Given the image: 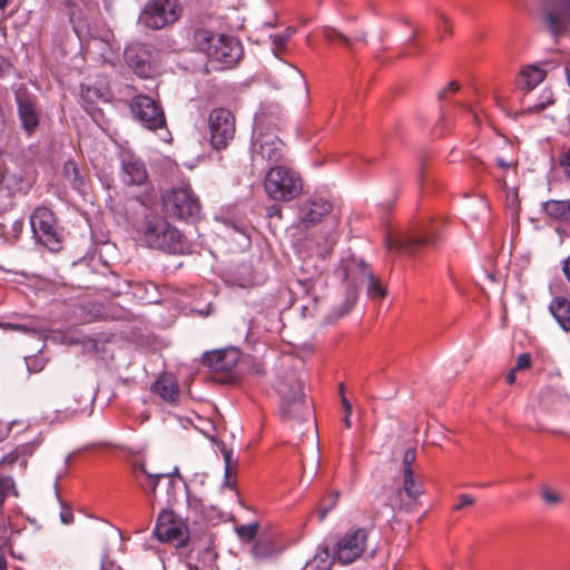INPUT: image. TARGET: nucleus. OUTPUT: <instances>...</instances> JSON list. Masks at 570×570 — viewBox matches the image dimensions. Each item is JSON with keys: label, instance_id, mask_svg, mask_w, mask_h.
I'll return each mask as SVG.
<instances>
[{"label": "nucleus", "instance_id": "nucleus-1", "mask_svg": "<svg viewBox=\"0 0 570 570\" xmlns=\"http://www.w3.org/2000/svg\"><path fill=\"white\" fill-rule=\"evenodd\" d=\"M344 279L347 282L345 287L343 303L330 315L331 321H336L353 308L357 299L356 285L367 282V294L372 298H383L386 291L383 285L374 277L373 273L363 262L350 261L345 262L341 268Z\"/></svg>", "mask_w": 570, "mask_h": 570}, {"label": "nucleus", "instance_id": "nucleus-2", "mask_svg": "<svg viewBox=\"0 0 570 570\" xmlns=\"http://www.w3.org/2000/svg\"><path fill=\"white\" fill-rule=\"evenodd\" d=\"M136 230L139 240L147 247L169 254L183 253V235L163 217L147 215L137 225Z\"/></svg>", "mask_w": 570, "mask_h": 570}, {"label": "nucleus", "instance_id": "nucleus-3", "mask_svg": "<svg viewBox=\"0 0 570 570\" xmlns=\"http://www.w3.org/2000/svg\"><path fill=\"white\" fill-rule=\"evenodd\" d=\"M263 186L269 199L276 203H289L299 197L304 181L295 169L276 165L266 171Z\"/></svg>", "mask_w": 570, "mask_h": 570}, {"label": "nucleus", "instance_id": "nucleus-4", "mask_svg": "<svg viewBox=\"0 0 570 570\" xmlns=\"http://www.w3.org/2000/svg\"><path fill=\"white\" fill-rule=\"evenodd\" d=\"M163 210L167 217L195 220L200 214V203L189 185L175 187L163 195Z\"/></svg>", "mask_w": 570, "mask_h": 570}, {"label": "nucleus", "instance_id": "nucleus-5", "mask_svg": "<svg viewBox=\"0 0 570 570\" xmlns=\"http://www.w3.org/2000/svg\"><path fill=\"white\" fill-rule=\"evenodd\" d=\"M183 14L178 0H148L140 13V22L148 29L160 30L176 23Z\"/></svg>", "mask_w": 570, "mask_h": 570}, {"label": "nucleus", "instance_id": "nucleus-6", "mask_svg": "<svg viewBox=\"0 0 570 570\" xmlns=\"http://www.w3.org/2000/svg\"><path fill=\"white\" fill-rule=\"evenodd\" d=\"M208 129L212 147L217 150L225 149L235 137V116L229 109L215 108L208 116Z\"/></svg>", "mask_w": 570, "mask_h": 570}, {"label": "nucleus", "instance_id": "nucleus-7", "mask_svg": "<svg viewBox=\"0 0 570 570\" xmlns=\"http://www.w3.org/2000/svg\"><path fill=\"white\" fill-rule=\"evenodd\" d=\"M154 533L159 541L171 543L177 548L184 547L189 540L186 522L168 510L159 513Z\"/></svg>", "mask_w": 570, "mask_h": 570}, {"label": "nucleus", "instance_id": "nucleus-8", "mask_svg": "<svg viewBox=\"0 0 570 570\" xmlns=\"http://www.w3.org/2000/svg\"><path fill=\"white\" fill-rule=\"evenodd\" d=\"M30 225L35 236L49 249L56 250L61 242L57 219L53 212L46 207H37L31 217Z\"/></svg>", "mask_w": 570, "mask_h": 570}, {"label": "nucleus", "instance_id": "nucleus-9", "mask_svg": "<svg viewBox=\"0 0 570 570\" xmlns=\"http://www.w3.org/2000/svg\"><path fill=\"white\" fill-rule=\"evenodd\" d=\"M367 530L350 529L335 544L333 559L342 564H350L358 559L366 547Z\"/></svg>", "mask_w": 570, "mask_h": 570}, {"label": "nucleus", "instance_id": "nucleus-10", "mask_svg": "<svg viewBox=\"0 0 570 570\" xmlns=\"http://www.w3.org/2000/svg\"><path fill=\"white\" fill-rule=\"evenodd\" d=\"M284 154L285 145L274 131L256 129L252 142L253 161L261 158L268 163H279Z\"/></svg>", "mask_w": 570, "mask_h": 570}, {"label": "nucleus", "instance_id": "nucleus-11", "mask_svg": "<svg viewBox=\"0 0 570 570\" xmlns=\"http://www.w3.org/2000/svg\"><path fill=\"white\" fill-rule=\"evenodd\" d=\"M134 116L150 130H157L166 125L161 106L146 95H138L130 102Z\"/></svg>", "mask_w": 570, "mask_h": 570}, {"label": "nucleus", "instance_id": "nucleus-12", "mask_svg": "<svg viewBox=\"0 0 570 570\" xmlns=\"http://www.w3.org/2000/svg\"><path fill=\"white\" fill-rule=\"evenodd\" d=\"M434 235L428 233L419 235L396 234L389 235L386 237L385 245L390 252L413 255L421 247L432 245L434 243Z\"/></svg>", "mask_w": 570, "mask_h": 570}, {"label": "nucleus", "instance_id": "nucleus-13", "mask_svg": "<svg viewBox=\"0 0 570 570\" xmlns=\"http://www.w3.org/2000/svg\"><path fill=\"white\" fill-rule=\"evenodd\" d=\"M240 356L238 348L228 347L205 353L203 363L213 372L229 374L240 362Z\"/></svg>", "mask_w": 570, "mask_h": 570}, {"label": "nucleus", "instance_id": "nucleus-14", "mask_svg": "<svg viewBox=\"0 0 570 570\" xmlns=\"http://www.w3.org/2000/svg\"><path fill=\"white\" fill-rule=\"evenodd\" d=\"M242 56V47L239 42L229 36L220 35L216 39L214 48L209 51L208 57L226 67L235 65Z\"/></svg>", "mask_w": 570, "mask_h": 570}, {"label": "nucleus", "instance_id": "nucleus-15", "mask_svg": "<svg viewBox=\"0 0 570 570\" xmlns=\"http://www.w3.org/2000/svg\"><path fill=\"white\" fill-rule=\"evenodd\" d=\"M122 180L127 185L140 186L148 179L146 166L141 159L129 150L120 153Z\"/></svg>", "mask_w": 570, "mask_h": 570}, {"label": "nucleus", "instance_id": "nucleus-16", "mask_svg": "<svg viewBox=\"0 0 570 570\" xmlns=\"http://www.w3.org/2000/svg\"><path fill=\"white\" fill-rule=\"evenodd\" d=\"M544 19L547 27L554 36L568 31L570 28V0H559L557 6L547 9Z\"/></svg>", "mask_w": 570, "mask_h": 570}, {"label": "nucleus", "instance_id": "nucleus-17", "mask_svg": "<svg viewBox=\"0 0 570 570\" xmlns=\"http://www.w3.org/2000/svg\"><path fill=\"white\" fill-rule=\"evenodd\" d=\"M18 114L22 128L31 135L39 125V112L35 100L26 92L18 91L16 95Z\"/></svg>", "mask_w": 570, "mask_h": 570}, {"label": "nucleus", "instance_id": "nucleus-18", "mask_svg": "<svg viewBox=\"0 0 570 570\" xmlns=\"http://www.w3.org/2000/svg\"><path fill=\"white\" fill-rule=\"evenodd\" d=\"M332 210V204L323 198L304 202L298 209L299 220L309 226L320 223Z\"/></svg>", "mask_w": 570, "mask_h": 570}, {"label": "nucleus", "instance_id": "nucleus-19", "mask_svg": "<svg viewBox=\"0 0 570 570\" xmlns=\"http://www.w3.org/2000/svg\"><path fill=\"white\" fill-rule=\"evenodd\" d=\"M281 415L285 421H304L311 416L305 393L281 402Z\"/></svg>", "mask_w": 570, "mask_h": 570}, {"label": "nucleus", "instance_id": "nucleus-20", "mask_svg": "<svg viewBox=\"0 0 570 570\" xmlns=\"http://www.w3.org/2000/svg\"><path fill=\"white\" fill-rule=\"evenodd\" d=\"M275 390L281 397V402L304 393V382L294 372L287 373L276 382Z\"/></svg>", "mask_w": 570, "mask_h": 570}, {"label": "nucleus", "instance_id": "nucleus-21", "mask_svg": "<svg viewBox=\"0 0 570 570\" xmlns=\"http://www.w3.org/2000/svg\"><path fill=\"white\" fill-rule=\"evenodd\" d=\"M153 392L170 404L178 403L179 387L176 380L170 375L159 376L153 385Z\"/></svg>", "mask_w": 570, "mask_h": 570}, {"label": "nucleus", "instance_id": "nucleus-22", "mask_svg": "<svg viewBox=\"0 0 570 570\" xmlns=\"http://www.w3.org/2000/svg\"><path fill=\"white\" fill-rule=\"evenodd\" d=\"M546 70L537 65L523 67L517 78V86L523 90H532L546 78Z\"/></svg>", "mask_w": 570, "mask_h": 570}, {"label": "nucleus", "instance_id": "nucleus-23", "mask_svg": "<svg viewBox=\"0 0 570 570\" xmlns=\"http://www.w3.org/2000/svg\"><path fill=\"white\" fill-rule=\"evenodd\" d=\"M549 309L560 327L570 332V302L561 296L556 297L550 303Z\"/></svg>", "mask_w": 570, "mask_h": 570}, {"label": "nucleus", "instance_id": "nucleus-24", "mask_svg": "<svg viewBox=\"0 0 570 570\" xmlns=\"http://www.w3.org/2000/svg\"><path fill=\"white\" fill-rule=\"evenodd\" d=\"M544 213L560 222H570V200H548L543 204Z\"/></svg>", "mask_w": 570, "mask_h": 570}, {"label": "nucleus", "instance_id": "nucleus-25", "mask_svg": "<svg viewBox=\"0 0 570 570\" xmlns=\"http://www.w3.org/2000/svg\"><path fill=\"white\" fill-rule=\"evenodd\" d=\"M20 493L12 476L0 473V513L6 501L10 498H19Z\"/></svg>", "mask_w": 570, "mask_h": 570}, {"label": "nucleus", "instance_id": "nucleus-26", "mask_svg": "<svg viewBox=\"0 0 570 570\" xmlns=\"http://www.w3.org/2000/svg\"><path fill=\"white\" fill-rule=\"evenodd\" d=\"M217 38L218 36L213 31L204 28L196 29L193 37L195 46L207 56L214 48Z\"/></svg>", "mask_w": 570, "mask_h": 570}, {"label": "nucleus", "instance_id": "nucleus-27", "mask_svg": "<svg viewBox=\"0 0 570 570\" xmlns=\"http://www.w3.org/2000/svg\"><path fill=\"white\" fill-rule=\"evenodd\" d=\"M134 474L140 487L145 490H149L153 495H155L158 479L161 476V474L148 473L142 464L136 465L134 468Z\"/></svg>", "mask_w": 570, "mask_h": 570}, {"label": "nucleus", "instance_id": "nucleus-28", "mask_svg": "<svg viewBox=\"0 0 570 570\" xmlns=\"http://www.w3.org/2000/svg\"><path fill=\"white\" fill-rule=\"evenodd\" d=\"M62 177L75 189H81L83 186V177L73 160L65 163L62 168Z\"/></svg>", "mask_w": 570, "mask_h": 570}, {"label": "nucleus", "instance_id": "nucleus-29", "mask_svg": "<svg viewBox=\"0 0 570 570\" xmlns=\"http://www.w3.org/2000/svg\"><path fill=\"white\" fill-rule=\"evenodd\" d=\"M403 491L411 500H416L423 494L422 484L415 480L414 471H404L403 473Z\"/></svg>", "mask_w": 570, "mask_h": 570}, {"label": "nucleus", "instance_id": "nucleus-30", "mask_svg": "<svg viewBox=\"0 0 570 570\" xmlns=\"http://www.w3.org/2000/svg\"><path fill=\"white\" fill-rule=\"evenodd\" d=\"M322 35L330 43H340L345 46L350 51H353V41L348 36L342 33L337 29L332 27H324Z\"/></svg>", "mask_w": 570, "mask_h": 570}, {"label": "nucleus", "instance_id": "nucleus-31", "mask_svg": "<svg viewBox=\"0 0 570 570\" xmlns=\"http://www.w3.org/2000/svg\"><path fill=\"white\" fill-rule=\"evenodd\" d=\"M42 438L38 436L31 442L23 443L21 445L17 446L18 452L21 455V465L26 466L27 464V458L32 455L33 452L38 449V446L41 444Z\"/></svg>", "mask_w": 570, "mask_h": 570}, {"label": "nucleus", "instance_id": "nucleus-32", "mask_svg": "<svg viewBox=\"0 0 570 570\" xmlns=\"http://www.w3.org/2000/svg\"><path fill=\"white\" fill-rule=\"evenodd\" d=\"M541 498L542 501L550 507H556L562 502V495L549 487L542 488Z\"/></svg>", "mask_w": 570, "mask_h": 570}, {"label": "nucleus", "instance_id": "nucleus-33", "mask_svg": "<svg viewBox=\"0 0 570 570\" xmlns=\"http://www.w3.org/2000/svg\"><path fill=\"white\" fill-rule=\"evenodd\" d=\"M242 362L248 366L249 374L257 376V377L265 375L266 367H265L264 362H262L261 360L249 357V358L242 360Z\"/></svg>", "mask_w": 570, "mask_h": 570}, {"label": "nucleus", "instance_id": "nucleus-34", "mask_svg": "<svg viewBox=\"0 0 570 570\" xmlns=\"http://www.w3.org/2000/svg\"><path fill=\"white\" fill-rule=\"evenodd\" d=\"M17 462L21 463V455L16 448L13 451H11L10 453L2 458V460L0 461V466H12Z\"/></svg>", "mask_w": 570, "mask_h": 570}, {"label": "nucleus", "instance_id": "nucleus-35", "mask_svg": "<svg viewBox=\"0 0 570 570\" xmlns=\"http://www.w3.org/2000/svg\"><path fill=\"white\" fill-rule=\"evenodd\" d=\"M416 459V450L414 448H409L404 452L403 455V472L404 471H413L412 464L414 463Z\"/></svg>", "mask_w": 570, "mask_h": 570}, {"label": "nucleus", "instance_id": "nucleus-36", "mask_svg": "<svg viewBox=\"0 0 570 570\" xmlns=\"http://www.w3.org/2000/svg\"><path fill=\"white\" fill-rule=\"evenodd\" d=\"M295 28L289 27L284 33L273 36L274 45L278 48L284 47L288 39L295 33Z\"/></svg>", "mask_w": 570, "mask_h": 570}, {"label": "nucleus", "instance_id": "nucleus-37", "mask_svg": "<svg viewBox=\"0 0 570 570\" xmlns=\"http://www.w3.org/2000/svg\"><path fill=\"white\" fill-rule=\"evenodd\" d=\"M559 164L563 168L566 176L570 179V149H564L561 151Z\"/></svg>", "mask_w": 570, "mask_h": 570}, {"label": "nucleus", "instance_id": "nucleus-38", "mask_svg": "<svg viewBox=\"0 0 570 570\" xmlns=\"http://www.w3.org/2000/svg\"><path fill=\"white\" fill-rule=\"evenodd\" d=\"M531 366V356L528 353L520 354L517 358L514 368L517 371L528 370Z\"/></svg>", "mask_w": 570, "mask_h": 570}, {"label": "nucleus", "instance_id": "nucleus-39", "mask_svg": "<svg viewBox=\"0 0 570 570\" xmlns=\"http://www.w3.org/2000/svg\"><path fill=\"white\" fill-rule=\"evenodd\" d=\"M257 532V525L250 524V525H243L238 529V533L242 538L252 540L255 538Z\"/></svg>", "mask_w": 570, "mask_h": 570}, {"label": "nucleus", "instance_id": "nucleus-40", "mask_svg": "<svg viewBox=\"0 0 570 570\" xmlns=\"http://www.w3.org/2000/svg\"><path fill=\"white\" fill-rule=\"evenodd\" d=\"M474 504V498L469 495V494H460L459 495V502L455 504L454 509L455 510H461V509H464L466 507H470Z\"/></svg>", "mask_w": 570, "mask_h": 570}, {"label": "nucleus", "instance_id": "nucleus-41", "mask_svg": "<svg viewBox=\"0 0 570 570\" xmlns=\"http://www.w3.org/2000/svg\"><path fill=\"white\" fill-rule=\"evenodd\" d=\"M497 165L505 173L508 170H515L517 168V161L513 160H505L502 157L497 158Z\"/></svg>", "mask_w": 570, "mask_h": 570}, {"label": "nucleus", "instance_id": "nucleus-42", "mask_svg": "<svg viewBox=\"0 0 570 570\" xmlns=\"http://www.w3.org/2000/svg\"><path fill=\"white\" fill-rule=\"evenodd\" d=\"M337 500H338V493H337V492H335V493H333V494H332V497H331V503H330V505H328V507H326V508H324V509H322V510L320 511V520H321V521H323V520L326 518V515H327L328 511H330V510H332V509L336 505Z\"/></svg>", "mask_w": 570, "mask_h": 570}, {"label": "nucleus", "instance_id": "nucleus-43", "mask_svg": "<svg viewBox=\"0 0 570 570\" xmlns=\"http://www.w3.org/2000/svg\"><path fill=\"white\" fill-rule=\"evenodd\" d=\"M460 88V83L455 80L450 81L440 92L439 97L440 99H443L448 91L456 92Z\"/></svg>", "mask_w": 570, "mask_h": 570}, {"label": "nucleus", "instance_id": "nucleus-44", "mask_svg": "<svg viewBox=\"0 0 570 570\" xmlns=\"http://www.w3.org/2000/svg\"><path fill=\"white\" fill-rule=\"evenodd\" d=\"M343 391H344V385L340 384L341 402H342V405L344 409V414H347V416H351L352 415V404L346 399V396L343 394Z\"/></svg>", "mask_w": 570, "mask_h": 570}, {"label": "nucleus", "instance_id": "nucleus-45", "mask_svg": "<svg viewBox=\"0 0 570 570\" xmlns=\"http://www.w3.org/2000/svg\"><path fill=\"white\" fill-rule=\"evenodd\" d=\"M507 202L510 207H517L519 204L517 189H509L507 191Z\"/></svg>", "mask_w": 570, "mask_h": 570}, {"label": "nucleus", "instance_id": "nucleus-46", "mask_svg": "<svg viewBox=\"0 0 570 570\" xmlns=\"http://www.w3.org/2000/svg\"><path fill=\"white\" fill-rule=\"evenodd\" d=\"M350 39L353 41V50H354L356 43H365L366 42V33L364 31H357L353 36H351Z\"/></svg>", "mask_w": 570, "mask_h": 570}, {"label": "nucleus", "instance_id": "nucleus-47", "mask_svg": "<svg viewBox=\"0 0 570 570\" xmlns=\"http://www.w3.org/2000/svg\"><path fill=\"white\" fill-rule=\"evenodd\" d=\"M60 520L63 524H71L73 522V513L69 509H63L60 513Z\"/></svg>", "mask_w": 570, "mask_h": 570}, {"label": "nucleus", "instance_id": "nucleus-48", "mask_svg": "<svg viewBox=\"0 0 570 570\" xmlns=\"http://www.w3.org/2000/svg\"><path fill=\"white\" fill-rule=\"evenodd\" d=\"M266 215L267 217L269 218H273V217H278L281 218L282 217V208L275 204V205H272L267 208L266 210Z\"/></svg>", "mask_w": 570, "mask_h": 570}, {"label": "nucleus", "instance_id": "nucleus-49", "mask_svg": "<svg viewBox=\"0 0 570 570\" xmlns=\"http://www.w3.org/2000/svg\"><path fill=\"white\" fill-rule=\"evenodd\" d=\"M328 557H330L328 550L325 549V550H323L322 552H320L318 554L315 556L314 562H317V560H320L323 563V568H326L327 567Z\"/></svg>", "mask_w": 570, "mask_h": 570}, {"label": "nucleus", "instance_id": "nucleus-50", "mask_svg": "<svg viewBox=\"0 0 570 570\" xmlns=\"http://www.w3.org/2000/svg\"><path fill=\"white\" fill-rule=\"evenodd\" d=\"M546 96H547V97H546V101H544V102H541V104H539V105L534 106V108H535L537 110H542V109H544L547 106H550V105H552V104H553V101H554V100H553V98H552V94H551L550 91H548V92H546Z\"/></svg>", "mask_w": 570, "mask_h": 570}, {"label": "nucleus", "instance_id": "nucleus-51", "mask_svg": "<svg viewBox=\"0 0 570 570\" xmlns=\"http://www.w3.org/2000/svg\"><path fill=\"white\" fill-rule=\"evenodd\" d=\"M8 549L0 548V570H8L6 552Z\"/></svg>", "mask_w": 570, "mask_h": 570}, {"label": "nucleus", "instance_id": "nucleus-52", "mask_svg": "<svg viewBox=\"0 0 570 570\" xmlns=\"http://www.w3.org/2000/svg\"><path fill=\"white\" fill-rule=\"evenodd\" d=\"M0 548L9 549V540L6 529H0Z\"/></svg>", "mask_w": 570, "mask_h": 570}, {"label": "nucleus", "instance_id": "nucleus-53", "mask_svg": "<svg viewBox=\"0 0 570 570\" xmlns=\"http://www.w3.org/2000/svg\"><path fill=\"white\" fill-rule=\"evenodd\" d=\"M439 32L442 33V36L451 32V26L448 20L444 19L443 21H441V24L439 27Z\"/></svg>", "mask_w": 570, "mask_h": 570}, {"label": "nucleus", "instance_id": "nucleus-54", "mask_svg": "<svg viewBox=\"0 0 570 570\" xmlns=\"http://www.w3.org/2000/svg\"><path fill=\"white\" fill-rule=\"evenodd\" d=\"M563 273L570 283V256L563 262Z\"/></svg>", "mask_w": 570, "mask_h": 570}, {"label": "nucleus", "instance_id": "nucleus-55", "mask_svg": "<svg viewBox=\"0 0 570 570\" xmlns=\"http://www.w3.org/2000/svg\"><path fill=\"white\" fill-rule=\"evenodd\" d=\"M517 370L513 367L508 374H507V383L512 385L515 382V374Z\"/></svg>", "mask_w": 570, "mask_h": 570}, {"label": "nucleus", "instance_id": "nucleus-56", "mask_svg": "<svg viewBox=\"0 0 570 570\" xmlns=\"http://www.w3.org/2000/svg\"><path fill=\"white\" fill-rule=\"evenodd\" d=\"M87 410H88V406H85V407H71V406H68L67 407V411L71 412L72 414L83 413Z\"/></svg>", "mask_w": 570, "mask_h": 570}, {"label": "nucleus", "instance_id": "nucleus-57", "mask_svg": "<svg viewBox=\"0 0 570 570\" xmlns=\"http://www.w3.org/2000/svg\"><path fill=\"white\" fill-rule=\"evenodd\" d=\"M225 461H226V473H228L229 468H230V453H225Z\"/></svg>", "mask_w": 570, "mask_h": 570}, {"label": "nucleus", "instance_id": "nucleus-58", "mask_svg": "<svg viewBox=\"0 0 570 570\" xmlns=\"http://www.w3.org/2000/svg\"><path fill=\"white\" fill-rule=\"evenodd\" d=\"M344 426L346 429H351L352 428L351 416H347V414H345V416H344Z\"/></svg>", "mask_w": 570, "mask_h": 570}, {"label": "nucleus", "instance_id": "nucleus-59", "mask_svg": "<svg viewBox=\"0 0 570 570\" xmlns=\"http://www.w3.org/2000/svg\"><path fill=\"white\" fill-rule=\"evenodd\" d=\"M254 552L256 556L261 557L263 553L261 552V543H256L254 547Z\"/></svg>", "mask_w": 570, "mask_h": 570}, {"label": "nucleus", "instance_id": "nucleus-60", "mask_svg": "<svg viewBox=\"0 0 570 570\" xmlns=\"http://www.w3.org/2000/svg\"><path fill=\"white\" fill-rule=\"evenodd\" d=\"M499 183L501 185L502 188H507V181H505V178L504 177H500L499 178Z\"/></svg>", "mask_w": 570, "mask_h": 570}, {"label": "nucleus", "instance_id": "nucleus-61", "mask_svg": "<svg viewBox=\"0 0 570 570\" xmlns=\"http://www.w3.org/2000/svg\"><path fill=\"white\" fill-rule=\"evenodd\" d=\"M8 3V0H0V9H3Z\"/></svg>", "mask_w": 570, "mask_h": 570}]
</instances>
